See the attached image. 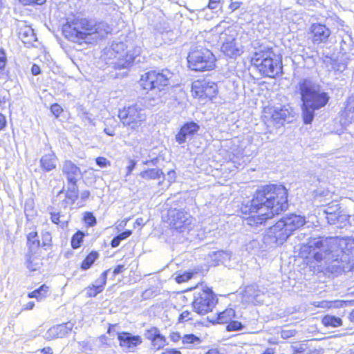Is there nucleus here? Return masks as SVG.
I'll return each mask as SVG.
<instances>
[{
	"label": "nucleus",
	"instance_id": "nucleus-1",
	"mask_svg": "<svg viewBox=\"0 0 354 354\" xmlns=\"http://www.w3.org/2000/svg\"><path fill=\"white\" fill-rule=\"evenodd\" d=\"M314 259L324 261L332 272L351 271L354 268V239L351 237H317L308 242Z\"/></svg>",
	"mask_w": 354,
	"mask_h": 354
},
{
	"label": "nucleus",
	"instance_id": "nucleus-2",
	"mask_svg": "<svg viewBox=\"0 0 354 354\" xmlns=\"http://www.w3.org/2000/svg\"><path fill=\"white\" fill-rule=\"evenodd\" d=\"M288 190L283 185H268L257 189L253 198L241 207L243 214L257 213L248 218L250 225L262 224L288 209Z\"/></svg>",
	"mask_w": 354,
	"mask_h": 354
},
{
	"label": "nucleus",
	"instance_id": "nucleus-3",
	"mask_svg": "<svg viewBox=\"0 0 354 354\" xmlns=\"http://www.w3.org/2000/svg\"><path fill=\"white\" fill-rule=\"evenodd\" d=\"M302 101V118L305 124H310L315 117V112L324 107L329 100L328 94L321 86L308 79H303L297 85Z\"/></svg>",
	"mask_w": 354,
	"mask_h": 354
},
{
	"label": "nucleus",
	"instance_id": "nucleus-4",
	"mask_svg": "<svg viewBox=\"0 0 354 354\" xmlns=\"http://www.w3.org/2000/svg\"><path fill=\"white\" fill-rule=\"evenodd\" d=\"M112 28L105 22L95 23L86 18L76 17L68 21L63 26L64 36L73 42L86 40L88 35L95 34L97 37L103 38L111 33Z\"/></svg>",
	"mask_w": 354,
	"mask_h": 354
},
{
	"label": "nucleus",
	"instance_id": "nucleus-5",
	"mask_svg": "<svg viewBox=\"0 0 354 354\" xmlns=\"http://www.w3.org/2000/svg\"><path fill=\"white\" fill-rule=\"evenodd\" d=\"M252 62L264 76L274 77L279 75L282 69L281 59L269 48H263L256 51Z\"/></svg>",
	"mask_w": 354,
	"mask_h": 354
},
{
	"label": "nucleus",
	"instance_id": "nucleus-6",
	"mask_svg": "<svg viewBox=\"0 0 354 354\" xmlns=\"http://www.w3.org/2000/svg\"><path fill=\"white\" fill-rule=\"evenodd\" d=\"M215 57L208 49L201 48L192 50L188 55L189 68L196 71H209L215 66Z\"/></svg>",
	"mask_w": 354,
	"mask_h": 354
},
{
	"label": "nucleus",
	"instance_id": "nucleus-7",
	"mask_svg": "<svg viewBox=\"0 0 354 354\" xmlns=\"http://www.w3.org/2000/svg\"><path fill=\"white\" fill-rule=\"evenodd\" d=\"M118 118L124 126L135 130L145 122L147 115L145 109L138 104H133L120 109Z\"/></svg>",
	"mask_w": 354,
	"mask_h": 354
},
{
	"label": "nucleus",
	"instance_id": "nucleus-8",
	"mask_svg": "<svg viewBox=\"0 0 354 354\" xmlns=\"http://www.w3.org/2000/svg\"><path fill=\"white\" fill-rule=\"evenodd\" d=\"M216 302L217 299L211 289L196 288L192 306L196 313L203 315L212 311Z\"/></svg>",
	"mask_w": 354,
	"mask_h": 354
},
{
	"label": "nucleus",
	"instance_id": "nucleus-9",
	"mask_svg": "<svg viewBox=\"0 0 354 354\" xmlns=\"http://www.w3.org/2000/svg\"><path fill=\"white\" fill-rule=\"evenodd\" d=\"M166 222L171 228L179 233L189 232L193 225V218L182 209H169L167 211Z\"/></svg>",
	"mask_w": 354,
	"mask_h": 354
},
{
	"label": "nucleus",
	"instance_id": "nucleus-10",
	"mask_svg": "<svg viewBox=\"0 0 354 354\" xmlns=\"http://www.w3.org/2000/svg\"><path fill=\"white\" fill-rule=\"evenodd\" d=\"M172 74L167 70L162 71L161 73H157L152 71L146 73L142 76L140 80L141 86L145 90H153L158 88L160 91V87L167 86L169 83V79Z\"/></svg>",
	"mask_w": 354,
	"mask_h": 354
},
{
	"label": "nucleus",
	"instance_id": "nucleus-11",
	"mask_svg": "<svg viewBox=\"0 0 354 354\" xmlns=\"http://www.w3.org/2000/svg\"><path fill=\"white\" fill-rule=\"evenodd\" d=\"M192 91L196 97L212 99L216 95L218 87L213 82L198 80L193 82Z\"/></svg>",
	"mask_w": 354,
	"mask_h": 354
},
{
	"label": "nucleus",
	"instance_id": "nucleus-12",
	"mask_svg": "<svg viewBox=\"0 0 354 354\" xmlns=\"http://www.w3.org/2000/svg\"><path fill=\"white\" fill-rule=\"evenodd\" d=\"M290 236L289 232L286 230L284 224H283L280 219L274 225L268 229L266 239H269L272 243L281 245Z\"/></svg>",
	"mask_w": 354,
	"mask_h": 354
},
{
	"label": "nucleus",
	"instance_id": "nucleus-13",
	"mask_svg": "<svg viewBox=\"0 0 354 354\" xmlns=\"http://www.w3.org/2000/svg\"><path fill=\"white\" fill-rule=\"evenodd\" d=\"M227 36L226 33L222 34L221 39H224L223 44L221 46L222 52L229 57H236L239 56L243 53L242 45L232 36Z\"/></svg>",
	"mask_w": 354,
	"mask_h": 354
},
{
	"label": "nucleus",
	"instance_id": "nucleus-14",
	"mask_svg": "<svg viewBox=\"0 0 354 354\" xmlns=\"http://www.w3.org/2000/svg\"><path fill=\"white\" fill-rule=\"evenodd\" d=\"M296 113L290 104L274 107L272 113V120L277 124H283L285 122H291Z\"/></svg>",
	"mask_w": 354,
	"mask_h": 354
},
{
	"label": "nucleus",
	"instance_id": "nucleus-15",
	"mask_svg": "<svg viewBox=\"0 0 354 354\" xmlns=\"http://www.w3.org/2000/svg\"><path fill=\"white\" fill-rule=\"evenodd\" d=\"M199 129V125L194 122L185 124L176 136V142L180 145L185 143L187 139L192 138Z\"/></svg>",
	"mask_w": 354,
	"mask_h": 354
},
{
	"label": "nucleus",
	"instance_id": "nucleus-16",
	"mask_svg": "<svg viewBox=\"0 0 354 354\" xmlns=\"http://www.w3.org/2000/svg\"><path fill=\"white\" fill-rule=\"evenodd\" d=\"M281 220L290 235L306 223L305 217L293 214L283 216Z\"/></svg>",
	"mask_w": 354,
	"mask_h": 354
},
{
	"label": "nucleus",
	"instance_id": "nucleus-17",
	"mask_svg": "<svg viewBox=\"0 0 354 354\" xmlns=\"http://www.w3.org/2000/svg\"><path fill=\"white\" fill-rule=\"evenodd\" d=\"M310 31L313 35V41L315 44L326 42L331 33L328 28L321 24H313Z\"/></svg>",
	"mask_w": 354,
	"mask_h": 354
},
{
	"label": "nucleus",
	"instance_id": "nucleus-18",
	"mask_svg": "<svg viewBox=\"0 0 354 354\" xmlns=\"http://www.w3.org/2000/svg\"><path fill=\"white\" fill-rule=\"evenodd\" d=\"M118 339L121 347L129 350L133 349L142 343V338L139 335H133L130 333L122 332L118 335Z\"/></svg>",
	"mask_w": 354,
	"mask_h": 354
},
{
	"label": "nucleus",
	"instance_id": "nucleus-19",
	"mask_svg": "<svg viewBox=\"0 0 354 354\" xmlns=\"http://www.w3.org/2000/svg\"><path fill=\"white\" fill-rule=\"evenodd\" d=\"M73 327V324L71 322L55 326L48 330L45 337L48 339L62 338L72 330Z\"/></svg>",
	"mask_w": 354,
	"mask_h": 354
},
{
	"label": "nucleus",
	"instance_id": "nucleus-20",
	"mask_svg": "<svg viewBox=\"0 0 354 354\" xmlns=\"http://www.w3.org/2000/svg\"><path fill=\"white\" fill-rule=\"evenodd\" d=\"M58 158L55 152L50 150L43 154L39 160V167L45 172H50L57 167Z\"/></svg>",
	"mask_w": 354,
	"mask_h": 354
},
{
	"label": "nucleus",
	"instance_id": "nucleus-21",
	"mask_svg": "<svg viewBox=\"0 0 354 354\" xmlns=\"http://www.w3.org/2000/svg\"><path fill=\"white\" fill-rule=\"evenodd\" d=\"M62 172L66 176L68 183L77 182L81 176L80 169L71 160H65L63 163Z\"/></svg>",
	"mask_w": 354,
	"mask_h": 354
},
{
	"label": "nucleus",
	"instance_id": "nucleus-22",
	"mask_svg": "<svg viewBox=\"0 0 354 354\" xmlns=\"http://www.w3.org/2000/svg\"><path fill=\"white\" fill-rule=\"evenodd\" d=\"M109 271L110 270H107L102 272L100 278L95 281V284H93L86 289V294L88 297H95L97 294L102 292Z\"/></svg>",
	"mask_w": 354,
	"mask_h": 354
},
{
	"label": "nucleus",
	"instance_id": "nucleus-23",
	"mask_svg": "<svg viewBox=\"0 0 354 354\" xmlns=\"http://www.w3.org/2000/svg\"><path fill=\"white\" fill-rule=\"evenodd\" d=\"M140 51L141 49L138 47L134 50L133 54H131L129 52L127 53L124 59L119 57L117 62L113 63V67L116 69L128 68L130 66V64L134 61L136 57L140 53Z\"/></svg>",
	"mask_w": 354,
	"mask_h": 354
},
{
	"label": "nucleus",
	"instance_id": "nucleus-24",
	"mask_svg": "<svg viewBox=\"0 0 354 354\" xmlns=\"http://www.w3.org/2000/svg\"><path fill=\"white\" fill-rule=\"evenodd\" d=\"M326 218L330 225H337L338 227H342L348 221V216L343 210H339L332 214L327 215Z\"/></svg>",
	"mask_w": 354,
	"mask_h": 354
},
{
	"label": "nucleus",
	"instance_id": "nucleus-25",
	"mask_svg": "<svg viewBox=\"0 0 354 354\" xmlns=\"http://www.w3.org/2000/svg\"><path fill=\"white\" fill-rule=\"evenodd\" d=\"M41 265V260L38 254L30 252L26 254V266L31 271L38 270Z\"/></svg>",
	"mask_w": 354,
	"mask_h": 354
},
{
	"label": "nucleus",
	"instance_id": "nucleus-26",
	"mask_svg": "<svg viewBox=\"0 0 354 354\" xmlns=\"http://www.w3.org/2000/svg\"><path fill=\"white\" fill-rule=\"evenodd\" d=\"M140 176L141 178L145 180H155L158 179L160 177L164 178L165 174L162 169L158 168L146 169L140 172Z\"/></svg>",
	"mask_w": 354,
	"mask_h": 354
},
{
	"label": "nucleus",
	"instance_id": "nucleus-27",
	"mask_svg": "<svg viewBox=\"0 0 354 354\" xmlns=\"http://www.w3.org/2000/svg\"><path fill=\"white\" fill-rule=\"evenodd\" d=\"M344 304V301L341 300H333V301H315L312 304L317 308H339L342 307Z\"/></svg>",
	"mask_w": 354,
	"mask_h": 354
},
{
	"label": "nucleus",
	"instance_id": "nucleus-28",
	"mask_svg": "<svg viewBox=\"0 0 354 354\" xmlns=\"http://www.w3.org/2000/svg\"><path fill=\"white\" fill-rule=\"evenodd\" d=\"M37 232H30L28 236V245L29 247L30 252L38 254L40 250L39 248L41 245L40 241L37 239Z\"/></svg>",
	"mask_w": 354,
	"mask_h": 354
},
{
	"label": "nucleus",
	"instance_id": "nucleus-29",
	"mask_svg": "<svg viewBox=\"0 0 354 354\" xmlns=\"http://www.w3.org/2000/svg\"><path fill=\"white\" fill-rule=\"evenodd\" d=\"M235 317V311L232 308H228L220 313L218 315V323L225 324L231 322L232 318Z\"/></svg>",
	"mask_w": 354,
	"mask_h": 354
},
{
	"label": "nucleus",
	"instance_id": "nucleus-30",
	"mask_svg": "<svg viewBox=\"0 0 354 354\" xmlns=\"http://www.w3.org/2000/svg\"><path fill=\"white\" fill-rule=\"evenodd\" d=\"M76 183H68L69 185L66 193V198L69 199L71 203H74L78 197V189Z\"/></svg>",
	"mask_w": 354,
	"mask_h": 354
},
{
	"label": "nucleus",
	"instance_id": "nucleus-31",
	"mask_svg": "<svg viewBox=\"0 0 354 354\" xmlns=\"http://www.w3.org/2000/svg\"><path fill=\"white\" fill-rule=\"evenodd\" d=\"M322 323L326 326L338 327L342 325L340 318L333 315H326L322 319Z\"/></svg>",
	"mask_w": 354,
	"mask_h": 354
},
{
	"label": "nucleus",
	"instance_id": "nucleus-32",
	"mask_svg": "<svg viewBox=\"0 0 354 354\" xmlns=\"http://www.w3.org/2000/svg\"><path fill=\"white\" fill-rule=\"evenodd\" d=\"M50 219L53 223L59 225L62 228H64L68 225V221L64 219V216L59 212H51Z\"/></svg>",
	"mask_w": 354,
	"mask_h": 354
},
{
	"label": "nucleus",
	"instance_id": "nucleus-33",
	"mask_svg": "<svg viewBox=\"0 0 354 354\" xmlns=\"http://www.w3.org/2000/svg\"><path fill=\"white\" fill-rule=\"evenodd\" d=\"M98 254L95 252H91L86 259L83 261L81 268L86 270L88 269L92 264L95 262V261L97 259Z\"/></svg>",
	"mask_w": 354,
	"mask_h": 354
},
{
	"label": "nucleus",
	"instance_id": "nucleus-34",
	"mask_svg": "<svg viewBox=\"0 0 354 354\" xmlns=\"http://www.w3.org/2000/svg\"><path fill=\"white\" fill-rule=\"evenodd\" d=\"M7 64V57L5 50L0 48V78L6 80L7 75L4 72V68Z\"/></svg>",
	"mask_w": 354,
	"mask_h": 354
},
{
	"label": "nucleus",
	"instance_id": "nucleus-35",
	"mask_svg": "<svg viewBox=\"0 0 354 354\" xmlns=\"http://www.w3.org/2000/svg\"><path fill=\"white\" fill-rule=\"evenodd\" d=\"M48 291V287L46 285L41 286L39 288L29 293L28 297L30 298H36L41 299L45 297V294Z\"/></svg>",
	"mask_w": 354,
	"mask_h": 354
},
{
	"label": "nucleus",
	"instance_id": "nucleus-36",
	"mask_svg": "<svg viewBox=\"0 0 354 354\" xmlns=\"http://www.w3.org/2000/svg\"><path fill=\"white\" fill-rule=\"evenodd\" d=\"M339 210H342L341 207H339V204L335 201L327 204L324 209V212L327 216L335 213Z\"/></svg>",
	"mask_w": 354,
	"mask_h": 354
},
{
	"label": "nucleus",
	"instance_id": "nucleus-37",
	"mask_svg": "<svg viewBox=\"0 0 354 354\" xmlns=\"http://www.w3.org/2000/svg\"><path fill=\"white\" fill-rule=\"evenodd\" d=\"M152 346L156 350L163 348L166 344L165 337L160 334L153 341H151Z\"/></svg>",
	"mask_w": 354,
	"mask_h": 354
},
{
	"label": "nucleus",
	"instance_id": "nucleus-38",
	"mask_svg": "<svg viewBox=\"0 0 354 354\" xmlns=\"http://www.w3.org/2000/svg\"><path fill=\"white\" fill-rule=\"evenodd\" d=\"M84 234L81 232L75 233L71 240V245L73 248L77 249L80 246L82 241Z\"/></svg>",
	"mask_w": 354,
	"mask_h": 354
},
{
	"label": "nucleus",
	"instance_id": "nucleus-39",
	"mask_svg": "<svg viewBox=\"0 0 354 354\" xmlns=\"http://www.w3.org/2000/svg\"><path fill=\"white\" fill-rule=\"evenodd\" d=\"M160 334V331L156 327H152L146 330L145 333V337L147 339L153 341Z\"/></svg>",
	"mask_w": 354,
	"mask_h": 354
},
{
	"label": "nucleus",
	"instance_id": "nucleus-40",
	"mask_svg": "<svg viewBox=\"0 0 354 354\" xmlns=\"http://www.w3.org/2000/svg\"><path fill=\"white\" fill-rule=\"evenodd\" d=\"M182 342L183 344H194L195 342H200L199 337H196L193 334L185 335L182 337Z\"/></svg>",
	"mask_w": 354,
	"mask_h": 354
},
{
	"label": "nucleus",
	"instance_id": "nucleus-41",
	"mask_svg": "<svg viewBox=\"0 0 354 354\" xmlns=\"http://www.w3.org/2000/svg\"><path fill=\"white\" fill-rule=\"evenodd\" d=\"M243 328V325L238 321H231L227 326L228 331H237Z\"/></svg>",
	"mask_w": 354,
	"mask_h": 354
},
{
	"label": "nucleus",
	"instance_id": "nucleus-42",
	"mask_svg": "<svg viewBox=\"0 0 354 354\" xmlns=\"http://www.w3.org/2000/svg\"><path fill=\"white\" fill-rule=\"evenodd\" d=\"M254 292L255 288L253 286H248L245 288V296L248 297L249 301H253V299L257 296V294H254Z\"/></svg>",
	"mask_w": 354,
	"mask_h": 354
},
{
	"label": "nucleus",
	"instance_id": "nucleus-43",
	"mask_svg": "<svg viewBox=\"0 0 354 354\" xmlns=\"http://www.w3.org/2000/svg\"><path fill=\"white\" fill-rule=\"evenodd\" d=\"M192 314L189 310H185L179 315L178 321L180 322H185L189 320H193Z\"/></svg>",
	"mask_w": 354,
	"mask_h": 354
},
{
	"label": "nucleus",
	"instance_id": "nucleus-44",
	"mask_svg": "<svg viewBox=\"0 0 354 354\" xmlns=\"http://www.w3.org/2000/svg\"><path fill=\"white\" fill-rule=\"evenodd\" d=\"M96 164L101 168H106L111 165V162L104 157H97L95 159Z\"/></svg>",
	"mask_w": 354,
	"mask_h": 354
},
{
	"label": "nucleus",
	"instance_id": "nucleus-45",
	"mask_svg": "<svg viewBox=\"0 0 354 354\" xmlns=\"http://www.w3.org/2000/svg\"><path fill=\"white\" fill-rule=\"evenodd\" d=\"M346 68V65L343 62H339L336 60H333L332 62V68L334 71L342 72Z\"/></svg>",
	"mask_w": 354,
	"mask_h": 354
},
{
	"label": "nucleus",
	"instance_id": "nucleus-46",
	"mask_svg": "<svg viewBox=\"0 0 354 354\" xmlns=\"http://www.w3.org/2000/svg\"><path fill=\"white\" fill-rule=\"evenodd\" d=\"M51 234L48 232H46L42 234V243L41 244V246L44 247V246H46V245H49L50 244V242H51Z\"/></svg>",
	"mask_w": 354,
	"mask_h": 354
},
{
	"label": "nucleus",
	"instance_id": "nucleus-47",
	"mask_svg": "<svg viewBox=\"0 0 354 354\" xmlns=\"http://www.w3.org/2000/svg\"><path fill=\"white\" fill-rule=\"evenodd\" d=\"M192 274L191 273H184L176 277V280L178 283L188 281L192 278Z\"/></svg>",
	"mask_w": 354,
	"mask_h": 354
},
{
	"label": "nucleus",
	"instance_id": "nucleus-48",
	"mask_svg": "<svg viewBox=\"0 0 354 354\" xmlns=\"http://www.w3.org/2000/svg\"><path fill=\"white\" fill-rule=\"evenodd\" d=\"M50 111L53 113V114L55 115V117L57 118L60 115V113L62 112L63 109L61 107V106H59V104H54L51 106Z\"/></svg>",
	"mask_w": 354,
	"mask_h": 354
},
{
	"label": "nucleus",
	"instance_id": "nucleus-49",
	"mask_svg": "<svg viewBox=\"0 0 354 354\" xmlns=\"http://www.w3.org/2000/svg\"><path fill=\"white\" fill-rule=\"evenodd\" d=\"M19 1L23 5H31V4L41 5L46 1V0H19Z\"/></svg>",
	"mask_w": 354,
	"mask_h": 354
},
{
	"label": "nucleus",
	"instance_id": "nucleus-50",
	"mask_svg": "<svg viewBox=\"0 0 354 354\" xmlns=\"http://www.w3.org/2000/svg\"><path fill=\"white\" fill-rule=\"evenodd\" d=\"M345 114L350 122H354V106L349 109H346L345 111Z\"/></svg>",
	"mask_w": 354,
	"mask_h": 354
},
{
	"label": "nucleus",
	"instance_id": "nucleus-51",
	"mask_svg": "<svg viewBox=\"0 0 354 354\" xmlns=\"http://www.w3.org/2000/svg\"><path fill=\"white\" fill-rule=\"evenodd\" d=\"M85 221L89 225H93L96 223V219L92 214H88L85 217Z\"/></svg>",
	"mask_w": 354,
	"mask_h": 354
},
{
	"label": "nucleus",
	"instance_id": "nucleus-52",
	"mask_svg": "<svg viewBox=\"0 0 354 354\" xmlns=\"http://www.w3.org/2000/svg\"><path fill=\"white\" fill-rule=\"evenodd\" d=\"M136 165V162L133 160H129V165L127 167V176H129L131 174L133 169L135 168Z\"/></svg>",
	"mask_w": 354,
	"mask_h": 354
},
{
	"label": "nucleus",
	"instance_id": "nucleus-53",
	"mask_svg": "<svg viewBox=\"0 0 354 354\" xmlns=\"http://www.w3.org/2000/svg\"><path fill=\"white\" fill-rule=\"evenodd\" d=\"M125 45L123 43H118L112 45L113 50L115 51L117 53H119L120 50H124Z\"/></svg>",
	"mask_w": 354,
	"mask_h": 354
},
{
	"label": "nucleus",
	"instance_id": "nucleus-54",
	"mask_svg": "<svg viewBox=\"0 0 354 354\" xmlns=\"http://www.w3.org/2000/svg\"><path fill=\"white\" fill-rule=\"evenodd\" d=\"M131 234H132V232L131 230H126V231L122 232L121 234H120L119 235H118V237L120 239V241H122L124 239H126L129 236H130L131 235Z\"/></svg>",
	"mask_w": 354,
	"mask_h": 354
},
{
	"label": "nucleus",
	"instance_id": "nucleus-55",
	"mask_svg": "<svg viewBox=\"0 0 354 354\" xmlns=\"http://www.w3.org/2000/svg\"><path fill=\"white\" fill-rule=\"evenodd\" d=\"M221 0H209L208 3V8L211 10L216 9L220 3Z\"/></svg>",
	"mask_w": 354,
	"mask_h": 354
},
{
	"label": "nucleus",
	"instance_id": "nucleus-56",
	"mask_svg": "<svg viewBox=\"0 0 354 354\" xmlns=\"http://www.w3.org/2000/svg\"><path fill=\"white\" fill-rule=\"evenodd\" d=\"M125 270L124 265H118L114 270H113V275H117L118 274L122 273Z\"/></svg>",
	"mask_w": 354,
	"mask_h": 354
},
{
	"label": "nucleus",
	"instance_id": "nucleus-57",
	"mask_svg": "<svg viewBox=\"0 0 354 354\" xmlns=\"http://www.w3.org/2000/svg\"><path fill=\"white\" fill-rule=\"evenodd\" d=\"M241 3L239 2V1L232 2L230 4L229 8L232 11H234V10H237L238 8H239V7L241 6Z\"/></svg>",
	"mask_w": 354,
	"mask_h": 354
},
{
	"label": "nucleus",
	"instance_id": "nucleus-58",
	"mask_svg": "<svg viewBox=\"0 0 354 354\" xmlns=\"http://www.w3.org/2000/svg\"><path fill=\"white\" fill-rule=\"evenodd\" d=\"M32 73L34 75H37L41 73L40 68L39 66L34 64L31 69Z\"/></svg>",
	"mask_w": 354,
	"mask_h": 354
},
{
	"label": "nucleus",
	"instance_id": "nucleus-59",
	"mask_svg": "<svg viewBox=\"0 0 354 354\" xmlns=\"http://www.w3.org/2000/svg\"><path fill=\"white\" fill-rule=\"evenodd\" d=\"M291 336H293V332L290 330H282L281 331V337L283 339H286L288 337H290Z\"/></svg>",
	"mask_w": 354,
	"mask_h": 354
},
{
	"label": "nucleus",
	"instance_id": "nucleus-60",
	"mask_svg": "<svg viewBox=\"0 0 354 354\" xmlns=\"http://www.w3.org/2000/svg\"><path fill=\"white\" fill-rule=\"evenodd\" d=\"M120 242L121 241L117 236L112 239L111 245L113 248H116L120 245Z\"/></svg>",
	"mask_w": 354,
	"mask_h": 354
},
{
	"label": "nucleus",
	"instance_id": "nucleus-61",
	"mask_svg": "<svg viewBox=\"0 0 354 354\" xmlns=\"http://www.w3.org/2000/svg\"><path fill=\"white\" fill-rule=\"evenodd\" d=\"M180 339H182V337L179 333H173L171 335V339L175 342L179 341Z\"/></svg>",
	"mask_w": 354,
	"mask_h": 354
},
{
	"label": "nucleus",
	"instance_id": "nucleus-62",
	"mask_svg": "<svg viewBox=\"0 0 354 354\" xmlns=\"http://www.w3.org/2000/svg\"><path fill=\"white\" fill-rule=\"evenodd\" d=\"M145 224V222L144 219L140 217L136 220L135 223H134V227H136V225L143 226Z\"/></svg>",
	"mask_w": 354,
	"mask_h": 354
},
{
	"label": "nucleus",
	"instance_id": "nucleus-63",
	"mask_svg": "<svg viewBox=\"0 0 354 354\" xmlns=\"http://www.w3.org/2000/svg\"><path fill=\"white\" fill-rule=\"evenodd\" d=\"M41 353L42 354H53V351H52V349L50 347H46V348H44L41 351Z\"/></svg>",
	"mask_w": 354,
	"mask_h": 354
},
{
	"label": "nucleus",
	"instance_id": "nucleus-64",
	"mask_svg": "<svg viewBox=\"0 0 354 354\" xmlns=\"http://www.w3.org/2000/svg\"><path fill=\"white\" fill-rule=\"evenodd\" d=\"M162 354H181V353L176 350H167Z\"/></svg>",
	"mask_w": 354,
	"mask_h": 354
}]
</instances>
